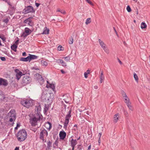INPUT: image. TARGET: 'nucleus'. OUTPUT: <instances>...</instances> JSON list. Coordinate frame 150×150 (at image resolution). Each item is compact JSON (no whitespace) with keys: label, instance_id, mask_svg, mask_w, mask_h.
<instances>
[{"label":"nucleus","instance_id":"052dcab7","mask_svg":"<svg viewBox=\"0 0 150 150\" xmlns=\"http://www.w3.org/2000/svg\"><path fill=\"white\" fill-rule=\"evenodd\" d=\"M100 83H102L104 79H100Z\"/></svg>","mask_w":150,"mask_h":150},{"label":"nucleus","instance_id":"f03ea898","mask_svg":"<svg viewBox=\"0 0 150 150\" xmlns=\"http://www.w3.org/2000/svg\"><path fill=\"white\" fill-rule=\"evenodd\" d=\"M35 10L32 6H25V8L22 11V13L26 14L29 13H35Z\"/></svg>","mask_w":150,"mask_h":150},{"label":"nucleus","instance_id":"49530a36","mask_svg":"<svg viewBox=\"0 0 150 150\" xmlns=\"http://www.w3.org/2000/svg\"><path fill=\"white\" fill-rule=\"evenodd\" d=\"M121 93L122 95V96L123 97L124 95H125L126 94L123 90H121Z\"/></svg>","mask_w":150,"mask_h":150},{"label":"nucleus","instance_id":"864d4df0","mask_svg":"<svg viewBox=\"0 0 150 150\" xmlns=\"http://www.w3.org/2000/svg\"><path fill=\"white\" fill-rule=\"evenodd\" d=\"M124 113L126 117H127L128 116V114L127 111L124 110Z\"/></svg>","mask_w":150,"mask_h":150},{"label":"nucleus","instance_id":"1a4fd4ad","mask_svg":"<svg viewBox=\"0 0 150 150\" xmlns=\"http://www.w3.org/2000/svg\"><path fill=\"white\" fill-rule=\"evenodd\" d=\"M15 112V110L12 109L8 114V115L9 117L14 118V120H15L16 118V115Z\"/></svg>","mask_w":150,"mask_h":150},{"label":"nucleus","instance_id":"f257e3e1","mask_svg":"<svg viewBox=\"0 0 150 150\" xmlns=\"http://www.w3.org/2000/svg\"><path fill=\"white\" fill-rule=\"evenodd\" d=\"M27 134L25 129L20 130L16 135L18 140L20 142L24 141L27 138Z\"/></svg>","mask_w":150,"mask_h":150},{"label":"nucleus","instance_id":"cd10ccee","mask_svg":"<svg viewBox=\"0 0 150 150\" xmlns=\"http://www.w3.org/2000/svg\"><path fill=\"white\" fill-rule=\"evenodd\" d=\"M41 63L42 66H46L48 65V63L45 61L42 60L41 61Z\"/></svg>","mask_w":150,"mask_h":150},{"label":"nucleus","instance_id":"4c0bfd02","mask_svg":"<svg viewBox=\"0 0 150 150\" xmlns=\"http://www.w3.org/2000/svg\"><path fill=\"white\" fill-rule=\"evenodd\" d=\"M127 11L129 12H131L132 11L131 9L130 6L129 5H128L127 6Z\"/></svg>","mask_w":150,"mask_h":150},{"label":"nucleus","instance_id":"412c9836","mask_svg":"<svg viewBox=\"0 0 150 150\" xmlns=\"http://www.w3.org/2000/svg\"><path fill=\"white\" fill-rule=\"evenodd\" d=\"M24 30V32L26 34H28V35L30 34L32 31L31 30L29 29V28H25Z\"/></svg>","mask_w":150,"mask_h":150},{"label":"nucleus","instance_id":"393cba45","mask_svg":"<svg viewBox=\"0 0 150 150\" xmlns=\"http://www.w3.org/2000/svg\"><path fill=\"white\" fill-rule=\"evenodd\" d=\"M147 25L144 22H142L141 23V27L142 29H145L146 28Z\"/></svg>","mask_w":150,"mask_h":150},{"label":"nucleus","instance_id":"ea45409f","mask_svg":"<svg viewBox=\"0 0 150 150\" xmlns=\"http://www.w3.org/2000/svg\"><path fill=\"white\" fill-rule=\"evenodd\" d=\"M47 124H48V125H49V128H48V129L49 130H50V129L52 128V124L51 123L49 122H47Z\"/></svg>","mask_w":150,"mask_h":150},{"label":"nucleus","instance_id":"58836bf2","mask_svg":"<svg viewBox=\"0 0 150 150\" xmlns=\"http://www.w3.org/2000/svg\"><path fill=\"white\" fill-rule=\"evenodd\" d=\"M64 48L61 45H59L58 47V50L59 51L63 50Z\"/></svg>","mask_w":150,"mask_h":150},{"label":"nucleus","instance_id":"7c9ffc66","mask_svg":"<svg viewBox=\"0 0 150 150\" xmlns=\"http://www.w3.org/2000/svg\"><path fill=\"white\" fill-rule=\"evenodd\" d=\"M15 120H14V118H13V117H11L9 119V121L10 122H12V123H11V126H13V124H14V122L15 121Z\"/></svg>","mask_w":150,"mask_h":150},{"label":"nucleus","instance_id":"13d9d810","mask_svg":"<svg viewBox=\"0 0 150 150\" xmlns=\"http://www.w3.org/2000/svg\"><path fill=\"white\" fill-rule=\"evenodd\" d=\"M88 74H87V73H85V72L84 73V77L86 78L88 77Z\"/></svg>","mask_w":150,"mask_h":150},{"label":"nucleus","instance_id":"f704fd0d","mask_svg":"<svg viewBox=\"0 0 150 150\" xmlns=\"http://www.w3.org/2000/svg\"><path fill=\"white\" fill-rule=\"evenodd\" d=\"M125 102L126 104L129 103H130L129 102V99L128 98H125Z\"/></svg>","mask_w":150,"mask_h":150},{"label":"nucleus","instance_id":"2f4dec72","mask_svg":"<svg viewBox=\"0 0 150 150\" xmlns=\"http://www.w3.org/2000/svg\"><path fill=\"white\" fill-rule=\"evenodd\" d=\"M68 42L70 44H72L73 43V40L72 36L69 37V40H68Z\"/></svg>","mask_w":150,"mask_h":150},{"label":"nucleus","instance_id":"c85d7f7f","mask_svg":"<svg viewBox=\"0 0 150 150\" xmlns=\"http://www.w3.org/2000/svg\"><path fill=\"white\" fill-rule=\"evenodd\" d=\"M134 77L136 81L138 82V77L137 74L135 73H134Z\"/></svg>","mask_w":150,"mask_h":150},{"label":"nucleus","instance_id":"72a5a7b5","mask_svg":"<svg viewBox=\"0 0 150 150\" xmlns=\"http://www.w3.org/2000/svg\"><path fill=\"white\" fill-rule=\"evenodd\" d=\"M91 22V19L90 18H88L86 20V24H88L89 23H90Z\"/></svg>","mask_w":150,"mask_h":150},{"label":"nucleus","instance_id":"5fc2aeb1","mask_svg":"<svg viewBox=\"0 0 150 150\" xmlns=\"http://www.w3.org/2000/svg\"><path fill=\"white\" fill-rule=\"evenodd\" d=\"M1 39L4 42H6V38L4 37H1Z\"/></svg>","mask_w":150,"mask_h":150},{"label":"nucleus","instance_id":"0eeeda50","mask_svg":"<svg viewBox=\"0 0 150 150\" xmlns=\"http://www.w3.org/2000/svg\"><path fill=\"white\" fill-rule=\"evenodd\" d=\"M35 77L36 78V79L40 84L43 83L44 81V79L41 75L38 73L36 74H35Z\"/></svg>","mask_w":150,"mask_h":150},{"label":"nucleus","instance_id":"de8ad7c7","mask_svg":"<svg viewBox=\"0 0 150 150\" xmlns=\"http://www.w3.org/2000/svg\"><path fill=\"white\" fill-rule=\"evenodd\" d=\"M74 127H75L73 129L74 130L76 131L77 130V125H75L74 126Z\"/></svg>","mask_w":150,"mask_h":150},{"label":"nucleus","instance_id":"69168bd1","mask_svg":"<svg viewBox=\"0 0 150 150\" xmlns=\"http://www.w3.org/2000/svg\"><path fill=\"white\" fill-rule=\"evenodd\" d=\"M33 129H31V130L35 132L37 130V129L36 128H32Z\"/></svg>","mask_w":150,"mask_h":150},{"label":"nucleus","instance_id":"c9c22d12","mask_svg":"<svg viewBox=\"0 0 150 150\" xmlns=\"http://www.w3.org/2000/svg\"><path fill=\"white\" fill-rule=\"evenodd\" d=\"M100 79H104V76L103 75V71H101V72L100 75Z\"/></svg>","mask_w":150,"mask_h":150},{"label":"nucleus","instance_id":"a211bd4d","mask_svg":"<svg viewBox=\"0 0 150 150\" xmlns=\"http://www.w3.org/2000/svg\"><path fill=\"white\" fill-rule=\"evenodd\" d=\"M52 140L51 141H50L49 140L47 141V148L46 149V150H49L50 149V147L52 146Z\"/></svg>","mask_w":150,"mask_h":150},{"label":"nucleus","instance_id":"39448f33","mask_svg":"<svg viewBox=\"0 0 150 150\" xmlns=\"http://www.w3.org/2000/svg\"><path fill=\"white\" fill-rule=\"evenodd\" d=\"M21 103L24 106L28 108L31 107L33 105L32 101L28 100H24L21 101Z\"/></svg>","mask_w":150,"mask_h":150},{"label":"nucleus","instance_id":"6e6552de","mask_svg":"<svg viewBox=\"0 0 150 150\" xmlns=\"http://www.w3.org/2000/svg\"><path fill=\"white\" fill-rule=\"evenodd\" d=\"M41 111V107L39 103L38 104L35 106V111L37 112L36 115L37 116H40L42 117V116L40 113V111Z\"/></svg>","mask_w":150,"mask_h":150},{"label":"nucleus","instance_id":"5701e85b","mask_svg":"<svg viewBox=\"0 0 150 150\" xmlns=\"http://www.w3.org/2000/svg\"><path fill=\"white\" fill-rule=\"evenodd\" d=\"M20 61L23 62H28L29 61L28 58V56L26 57H21L19 59Z\"/></svg>","mask_w":150,"mask_h":150},{"label":"nucleus","instance_id":"2eb2a0df","mask_svg":"<svg viewBox=\"0 0 150 150\" xmlns=\"http://www.w3.org/2000/svg\"><path fill=\"white\" fill-rule=\"evenodd\" d=\"M29 62H30L32 60L36 59L38 58V56L34 55H32L30 54H29V55L28 56Z\"/></svg>","mask_w":150,"mask_h":150},{"label":"nucleus","instance_id":"bf43d9fd","mask_svg":"<svg viewBox=\"0 0 150 150\" xmlns=\"http://www.w3.org/2000/svg\"><path fill=\"white\" fill-rule=\"evenodd\" d=\"M22 55L23 56H26L27 55V54L25 52H24L22 53Z\"/></svg>","mask_w":150,"mask_h":150},{"label":"nucleus","instance_id":"37998d69","mask_svg":"<svg viewBox=\"0 0 150 150\" xmlns=\"http://www.w3.org/2000/svg\"><path fill=\"white\" fill-rule=\"evenodd\" d=\"M127 105L129 108L131 110H132V106L131 105V103H128V104H127Z\"/></svg>","mask_w":150,"mask_h":150},{"label":"nucleus","instance_id":"680f3d73","mask_svg":"<svg viewBox=\"0 0 150 150\" xmlns=\"http://www.w3.org/2000/svg\"><path fill=\"white\" fill-rule=\"evenodd\" d=\"M20 126V122H18L17 123L16 127H18Z\"/></svg>","mask_w":150,"mask_h":150},{"label":"nucleus","instance_id":"7ed1b4c3","mask_svg":"<svg viewBox=\"0 0 150 150\" xmlns=\"http://www.w3.org/2000/svg\"><path fill=\"white\" fill-rule=\"evenodd\" d=\"M71 110L70 109L68 112V114L66 115L65 118V122H64V128L66 130L67 129V127L68 125L69 122V120L71 117Z\"/></svg>","mask_w":150,"mask_h":150},{"label":"nucleus","instance_id":"423d86ee","mask_svg":"<svg viewBox=\"0 0 150 150\" xmlns=\"http://www.w3.org/2000/svg\"><path fill=\"white\" fill-rule=\"evenodd\" d=\"M31 79L28 76H24L23 78L22 83L23 85H25L31 82Z\"/></svg>","mask_w":150,"mask_h":150},{"label":"nucleus","instance_id":"4468645a","mask_svg":"<svg viewBox=\"0 0 150 150\" xmlns=\"http://www.w3.org/2000/svg\"><path fill=\"white\" fill-rule=\"evenodd\" d=\"M8 84V83L6 80L0 78V85H3L6 86Z\"/></svg>","mask_w":150,"mask_h":150},{"label":"nucleus","instance_id":"8fccbe9b","mask_svg":"<svg viewBox=\"0 0 150 150\" xmlns=\"http://www.w3.org/2000/svg\"><path fill=\"white\" fill-rule=\"evenodd\" d=\"M57 11H59V12H61L62 13H63V14H65V11H62V10L61 11H60V10H59V9H57Z\"/></svg>","mask_w":150,"mask_h":150},{"label":"nucleus","instance_id":"0e129e2a","mask_svg":"<svg viewBox=\"0 0 150 150\" xmlns=\"http://www.w3.org/2000/svg\"><path fill=\"white\" fill-rule=\"evenodd\" d=\"M60 71L62 74H64L65 73V72L63 69L61 70Z\"/></svg>","mask_w":150,"mask_h":150},{"label":"nucleus","instance_id":"9b49d317","mask_svg":"<svg viewBox=\"0 0 150 150\" xmlns=\"http://www.w3.org/2000/svg\"><path fill=\"white\" fill-rule=\"evenodd\" d=\"M15 71L17 73L16 75V79L18 80L23 74L21 71H20L18 69H16Z\"/></svg>","mask_w":150,"mask_h":150},{"label":"nucleus","instance_id":"bb28decb","mask_svg":"<svg viewBox=\"0 0 150 150\" xmlns=\"http://www.w3.org/2000/svg\"><path fill=\"white\" fill-rule=\"evenodd\" d=\"M40 139L42 140L43 141H44V134H43V132H42V130L40 133Z\"/></svg>","mask_w":150,"mask_h":150},{"label":"nucleus","instance_id":"b1692460","mask_svg":"<svg viewBox=\"0 0 150 150\" xmlns=\"http://www.w3.org/2000/svg\"><path fill=\"white\" fill-rule=\"evenodd\" d=\"M49 106L48 105H46V104L45 105V108L44 109V113L45 114L47 111L49 109Z\"/></svg>","mask_w":150,"mask_h":150},{"label":"nucleus","instance_id":"f8f14e48","mask_svg":"<svg viewBox=\"0 0 150 150\" xmlns=\"http://www.w3.org/2000/svg\"><path fill=\"white\" fill-rule=\"evenodd\" d=\"M66 133L64 131H61L60 132L59 136L61 139L64 140L66 136Z\"/></svg>","mask_w":150,"mask_h":150},{"label":"nucleus","instance_id":"9d476101","mask_svg":"<svg viewBox=\"0 0 150 150\" xmlns=\"http://www.w3.org/2000/svg\"><path fill=\"white\" fill-rule=\"evenodd\" d=\"M33 18L32 17H30L25 20L23 22L25 23L28 24L30 26H32L33 25V23L31 19Z\"/></svg>","mask_w":150,"mask_h":150},{"label":"nucleus","instance_id":"e433bc0d","mask_svg":"<svg viewBox=\"0 0 150 150\" xmlns=\"http://www.w3.org/2000/svg\"><path fill=\"white\" fill-rule=\"evenodd\" d=\"M64 58L65 60L67 61H69L70 59V57L68 56L67 57H64L63 58Z\"/></svg>","mask_w":150,"mask_h":150},{"label":"nucleus","instance_id":"a18cd8bd","mask_svg":"<svg viewBox=\"0 0 150 150\" xmlns=\"http://www.w3.org/2000/svg\"><path fill=\"white\" fill-rule=\"evenodd\" d=\"M16 38L17 39V40L15 42V43L14 44H15V45L18 46V45L19 44V39L18 37H17Z\"/></svg>","mask_w":150,"mask_h":150},{"label":"nucleus","instance_id":"f3484780","mask_svg":"<svg viewBox=\"0 0 150 150\" xmlns=\"http://www.w3.org/2000/svg\"><path fill=\"white\" fill-rule=\"evenodd\" d=\"M70 142L71 146H75L77 143V140L73 139L70 141Z\"/></svg>","mask_w":150,"mask_h":150},{"label":"nucleus","instance_id":"a19ab883","mask_svg":"<svg viewBox=\"0 0 150 150\" xmlns=\"http://www.w3.org/2000/svg\"><path fill=\"white\" fill-rule=\"evenodd\" d=\"M83 146L82 144H79L77 145V148L79 150L82 149Z\"/></svg>","mask_w":150,"mask_h":150},{"label":"nucleus","instance_id":"4be33fe9","mask_svg":"<svg viewBox=\"0 0 150 150\" xmlns=\"http://www.w3.org/2000/svg\"><path fill=\"white\" fill-rule=\"evenodd\" d=\"M18 47V46L15 45V44H13L11 46V50L14 51V52L16 51V49Z\"/></svg>","mask_w":150,"mask_h":150},{"label":"nucleus","instance_id":"a878e982","mask_svg":"<svg viewBox=\"0 0 150 150\" xmlns=\"http://www.w3.org/2000/svg\"><path fill=\"white\" fill-rule=\"evenodd\" d=\"M9 5L10 6V8L11 10L12 13H14L15 11L16 7L14 6H12L10 4H9Z\"/></svg>","mask_w":150,"mask_h":150},{"label":"nucleus","instance_id":"774afa93","mask_svg":"<svg viewBox=\"0 0 150 150\" xmlns=\"http://www.w3.org/2000/svg\"><path fill=\"white\" fill-rule=\"evenodd\" d=\"M14 150H19V147H16L14 149Z\"/></svg>","mask_w":150,"mask_h":150},{"label":"nucleus","instance_id":"473e14b6","mask_svg":"<svg viewBox=\"0 0 150 150\" xmlns=\"http://www.w3.org/2000/svg\"><path fill=\"white\" fill-rule=\"evenodd\" d=\"M42 132H43V134L44 135H46V136L47 137L48 135V132L45 129H44L42 130Z\"/></svg>","mask_w":150,"mask_h":150},{"label":"nucleus","instance_id":"3c124183","mask_svg":"<svg viewBox=\"0 0 150 150\" xmlns=\"http://www.w3.org/2000/svg\"><path fill=\"white\" fill-rule=\"evenodd\" d=\"M0 59L2 61H5L6 60V58L4 57H1Z\"/></svg>","mask_w":150,"mask_h":150},{"label":"nucleus","instance_id":"338daca9","mask_svg":"<svg viewBox=\"0 0 150 150\" xmlns=\"http://www.w3.org/2000/svg\"><path fill=\"white\" fill-rule=\"evenodd\" d=\"M101 133L100 132V133H99V134H98V136H99V138H101Z\"/></svg>","mask_w":150,"mask_h":150},{"label":"nucleus","instance_id":"79ce46f5","mask_svg":"<svg viewBox=\"0 0 150 150\" xmlns=\"http://www.w3.org/2000/svg\"><path fill=\"white\" fill-rule=\"evenodd\" d=\"M9 21V19L8 18H6L5 19H4L3 21L6 23H7Z\"/></svg>","mask_w":150,"mask_h":150},{"label":"nucleus","instance_id":"603ef678","mask_svg":"<svg viewBox=\"0 0 150 150\" xmlns=\"http://www.w3.org/2000/svg\"><path fill=\"white\" fill-rule=\"evenodd\" d=\"M86 1L90 4L93 5V4L90 0H86Z\"/></svg>","mask_w":150,"mask_h":150},{"label":"nucleus","instance_id":"e2e57ef3","mask_svg":"<svg viewBox=\"0 0 150 150\" xmlns=\"http://www.w3.org/2000/svg\"><path fill=\"white\" fill-rule=\"evenodd\" d=\"M117 60H118V62H119L120 64H122V62L118 58H117Z\"/></svg>","mask_w":150,"mask_h":150},{"label":"nucleus","instance_id":"ddd939ff","mask_svg":"<svg viewBox=\"0 0 150 150\" xmlns=\"http://www.w3.org/2000/svg\"><path fill=\"white\" fill-rule=\"evenodd\" d=\"M47 84L46 86V87L47 88H51L53 91L55 93L56 92L55 86L54 84L50 83L47 81Z\"/></svg>","mask_w":150,"mask_h":150},{"label":"nucleus","instance_id":"4d7b16f0","mask_svg":"<svg viewBox=\"0 0 150 150\" xmlns=\"http://www.w3.org/2000/svg\"><path fill=\"white\" fill-rule=\"evenodd\" d=\"M35 5L37 7H38L39 6H40V4L38 3H37L36 2H35Z\"/></svg>","mask_w":150,"mask_h":150},{"label":"nucleus","instance_id":"09e8293b","mask_svg":"<svg viewBox=\"0 0 150 150\" xmlns=\"http://www.w3.org/2000/svg\"><path fill=\"white\" fill-rule=\"evenodd\" d=\"M58 143V139H57L55 141V142L53 143V145H55L56 146H57Z\"/></svg>","mask_w":150,"mask_h":150},{"label":"nucleus","instance_id":"6ab92c4d","mask_svg":"<svg viewBox=\"0 0 150 150\" xmlns=\"http://www.w3.org/2000/svg\"><path fill=\"white\" fill-rule=\"evenodd\" d=\"M119 115L118 113H117L114 116V120H113L114 122L116 123L119 120Z\"/></svg>","mask_w":150,"mask_h":150},{"label":"nucleus","instance_id":"c03bdc74","mask_svg":"<svg viewBox=\"0 0 150 150\" xmlns=\"http://www.w3.org/2000/svg\"><path fill=\"white\" fill-rule=\"evenodd\" d=\"M28 35V34H26V33L24 32L21 35V37H23L24 38H25Z\"/></svg>","mask_w":150,"mask_h":150},{"label":"nucleus","instance_id":"aec40b11","mask_svg":"<svg viewBox=\"0 0 150 150\" xmlns=\"http://www.w3.org/2000/svg\"><path fill=\"white\" fill-rule=\"evenodd\" d=\"M49 33V30L47 27H45L44 29L43 32L41 33L42 34H48Z\"/></svg>","mask_w":150,"mask_h":150},{"label":"nucleus","instance_id":"6e6d98bb","mask_svg":"<svg viewBox=\"0 0 150 150\" xmlns=\"http://www.w3.org/2000/svg\"><path fill=\"white\" fill-rule=\"evenodd\" d=\"M32 69H35V70H38L39 69L36 67H32Z\"/></svg>","mask_w":150,"mask_h":150},{"label":"nucleus","instance_id":"dca6fc26","mask_svg":"<svg viewBox=\"0 0 150 150\" xmlns=\"http://www.w3.org/2000/svg\"><path fill=\"white\" fill-rule=\"evenodd\" d=\"M98 42L101 47L103 49L104 51L106 52L107 50L105 49V45L104 43V42L100 39L98 40Z\"/></svg>","mask_w":150,"mask_h":150},{"label":"nucleus","instance_id":"20e7f679","mask_svg":"<svg viewBox=\"0 0 150 150\" xmlns=\"http://www.w3.org/2000/svg\"><path fill=\"white\" fill-rule=\"evenodd\" d=\"M37 118L36 117H34L30 119V122L32 126H35L37 125V121H40V120H42L41 117L40 116H37Z\"/></svg>","mask_w":150,"mask_h":150},{"label":"nucleus","instance_id":"c756f323","mask_svg":"<svg viewBox=\"0 0 150 150\" xmlns=\"http://www.w3.org/2000/svg\"><path fill=\"white\" fill-rule=\"evenodd\" d=\"M59 63L62 64V66L65 67L66 66V63H65L62 59H59Z\"/></svg>","mask_w":150,"mask_h":150}]
</instances>
